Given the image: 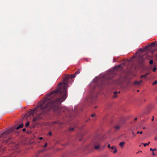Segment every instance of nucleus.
Returning <instances> with one entry per match:
<instances>
[{
  "mask_svg": "<svg viewBox=\"0 0 157 157\" xmlns=\"http://www.w3.org/2000/svg\"><path fill=\"white\" fill-rule=\"evenodd\" d=\"M23 126V124H21L17 127L15 126L10 129H6L3 132L0 133V136L1 137H3L4 135L9 134L10 133L13 131L15 129H16L18 130L19 128H22Z\"/></svg>",
  "mask_w": 157,
  "mask_h": 157,
  "instance_id": "2",
  "label": "nucleus"
},
{
  "mask_svg": "<svg viewBox=\"0 0 157 157\" xmlns=\"http://www.w3.org/2000/svg\"><path fill=\"white\" fill-rule=\"evenodd\" d=\"M45 151V150L44 149H43L39 151V154H40V153L42 152H44Z\"/></svg>",
  "mask_w": 157,
  "mask_h": 157,
  "instance_id": "18",
  "label": "nucleus"
},
{
  "mask_svg": "<svg viewBox=\"0 0 157 157\" xmlns=\"http://www.w3.org/2000/svg\"><path fill=\"white\" fill-rule=\"evenodd\" d=\"M118 92L117 91H115L114 92V95L113 96V97L114 98H116L117 97L116 94H117Z\"/></svg>",
  "mask_w": 157,
  "mask_h": 157,
  "instance_id": "12",
  "label": "nucleus"
},
{
  "mask_svg": "<svg viewBox=\"0 0 157 157\" xmlns=\"http://www.w3.org/2000/svg\"><path fill=\"white\" fill-rule=\"evenodd\" d=\"M154 116H152V118L151 119V121H154Z\"/></svg>",
  "mask_w": 157,
  "mask_h": 157,
  "instance_id": "30",
  "label": "nucleus"
},
{
  "mask_svg": "<svg viewBox=\"0 0 157 157\" xmlns=\"http://www.w3.org/2000/svg\"><path fill=\"white\" fill-rule=\"evenodd\" d=\"M25 130H26V129H25V128H23V129H22V131H25Z\"/></svg>",
  "mask_w": 157,
  "mask_h": 157,
  "instance_id": "35",
  "label": "nucleus"
},
{
  "mask_svg": "<svg viewBox=\"0 0 157 157\" xmlns=\"http://www.w3.org/2000/svg\"><path fill=\"white\" fill-rule=\"evenodd\" d=\"M80 73L78 70L74 74L66 75L63 79L62 82L58 84L57 89L46 94L44 99L40 101L36 108L31 109L28 113L29 115H33L35 112H39L36 117L33 119L35 121L43 118L45 114L49 111L54 112L58 116L60 115L62 112H65L66 110L63 107L60 108L61 103L66 98L67 83L70 79L75 77Z\"/></svg>",
  "mask_w": 157,
  "mask_h": 157,
  "instance_id": "1",
  "label": "nucleus"
},
{
  "mask_svg": "<svg viewBox=\"0 0 157 157\" xmlns=\"http://www.w3.org/2000/svg\"><path fill=\"white\" fill-rule=\"evenodd\" d=\"M157 69V68L155 67V66L154 67V68L153 69V72H155L156 70Z\"/></svg>",
  "mask_w": 157,
  "mask_h": 157,
  "instance_id": "23",
  "label": "nucleus"
},
{
  "mask_svg": "<svg viewBox=\"0 0 157 157\" xmlns=\"http://www.w3.org/2000/svg\"><path fill=\"white\" fill-rule=\"evenodd\" d=\"M139 152V151H138V152H137V154H138Z\"/></svg>",
  "mask_w": 157,
  "mask_h": 157,
  "instance_id": "42",
  "label": "nucleus"
},
{
  "mask_svg": "<svg viewBox=\"0 0 157 157\" xmlns=\"http://www.w3.org/2000/svg\"><path fill=\"white\" fill-rule=\"evenodd\" d=\"M132 134H133L134 136H136V135L135 134V133L133 132H132Z\"/></svg>",
  "mask_w": 157,
  "mask_h": 157,
  "instance_id": "33",
  "label": "nucleus"
},
{
  "mask_svg": "<svg viewBox=\"0 0 157 157\" xmlns=\"http://www.w3.org/2000/svg\"><path fill=\"white\" fill-rule=\"evenodd\" d=\"M156 56L157 57V53L156 54Z\"/></svg>",
  "mask_w": 157,
  "mask_h": 157,
  "instance_id": "43",
  "label": "nucleus"
},
{
  "mask_svg": "<svg viewBox=\"0 0 157 157\" xmlns=\"http://www.w3.org/2000/svg\"><path fill=\"white\" fill-rule=\"evenodd\" d=\"M155 44V43H153L151 44H150L149 45H148V46L145 47L144 48V49L145 50H147L148 47H152L154 46Z\"/></svg>",
  "mask_w": 157,
  "mask_h": 157,
  "instance_id": "6",
  "label": "nucleus"
},
{
  "mask_svg": "<svg viewBox=\"0 0 157 157\" xmlns=\"http://www.w3.org/2000/svg\"><path fill=\"white\" fill-rule=\"evenodd\" d=\"M97 107V106H96L95 107V108H96Z\"/></svg>",
  "mask_w": 157,
  "mask_h": 157,
  "instance_id": "40",
  "label": "nucleus"
},
{
  "mask_svg": "<svg viewBox=\"0 0 157 157\" xmlns=\"http://www.w3.org/2000/svg\"><path fill=\"white\" fill-rule=\"evenodd\" d=\"M74 130V128H70L69 129V130L70 131H73Z\"/></svg>",
  "mask_w": 157,
  "mask_h": 157,
  "instance_id": "27",
  "label": "nucleus"
},
{
  "mask_svg": "<svg viewBox=\"0 0 157 157\" xmlns=\"http://www.w3.org/2000/svg\"><path fill=\"white\" fill-rule=\"evenodd\" d=\"M49 134L50 135H51L52 134V133L51 132H49Z\"/></svg>",
  "mask_w": 157,
  "mask_h": 157,
  "instance_id": "31",
  "label": "nucleus"
},
{
  "mask_svg": "<svg viewBox=\"0 0 157 157\" xmlns=\"http://www.w3.org/2000/svg\"><path fill=\"white\" fill-rule=\"evenodd\" d=\"M114 150L113 151L112 150H111V151H113V153H116L117 151V150L116 148H115L114 149Z\"/></svg>",
  "mask_w": 157,
  "mask_h": 157,
  "instance_id": "15",
  "label": "nucleus"
},
{
  "mask_svg": "<svg viewBox=\"0 0 157 157\" xmlns=\"http://www.w3.org/2000/svg\"><path fill=\"white\" fill-rule=\"evenodd\" d=\"M110 148L112 149L113 150L116 148L115 146H112V147H111Z\"/></svg>",
  "mask_w": 157,
  "mask_h": 157,
  "instance_id": "24",
  "label": "nucleus"
},
{
  "mask_svg": "<svg viewBox=\"0 0 157 157\" xmlns=\"http://www.w3.org/2000/svg\"><path fill=\"white\" fill-rule=\"evenodd\" d=\"M99 145H97L96 146H94V148L96 149H98L99 148Z\"/></svg>",
  "mask_w": 157,
  "mask_h": 157,
  "instance_id": "16",
  "label": "nucleus"
},
{
  "mask_svg": "<svg viewBox=\"0 0 157 157\" xmlns=\"http://www.w3.org/2000/svg\"><path fill=\"white\" fill-rule=\"evenodd\" d=\"M141 146V145H139V146Z\"/></svg>",
  "mask_w": 157,
  "mask_h": 157,
  "instance_id": "44",
  "label": "nucleus"
},
{
  "mask_svg": "<svg viewBox=\"0 0 157 157\" xmlns=\"http://www.w3.org/2000/svg\"><path fill=\"white\" fill-rule=\"evenodd\" d=\"M95 116V114H92L91 115V117H94Z\"/></svg>",
  "mask_w": 157,
  "mask_h": 157,
  "instance_id": "29",
  "label": "nucleus"
},
{
  "mask_svg": "<svg viewBox=\"0 0 157 157\" xmlns=\"http://www.w3.org/2000/svg\"><path fill=\"white\" fill-rule=\"evenodd\" d=\"M143 128L144 129H145V127H144V128Z\"/></svg>",
  "mask_w": 157,
  "mask_h": 157,
  "instance_id": "39",
  "label": "nucleus"
},
{
  "mask_svg": "<svg viewBox=\"0 0 157 157\" xmlns=\"http://www.w3.org/2000/svg\"><path fill=\"white\" fill-rule=\"evenodd\" d=\"M142 82V80H141L140 81H135L134 82V84L136 85H139Z\"/></svg>",
  "mask_w": 157,
  "mask_h": 157,
  "instance_id": "8",
  "label": "nucleus"
},
{
  "mask_svg": "<svg viewBox=\"0 0 157 157\" xmlns=\"http://www.w3.org/2000/svg\"><path fill=\"white\" fill-rule=\"evenodd\" d=\"M12 138L11 137H9L7 138H6L4 139L3 140V143H9L10 144L11 143V140L12 139Z\"/></svg>",
  "mask_w": 157,
  "mask_h": 157,
  "instance_id": "4",
  "label": "nucleus"
},
{
  "mask_svg": "<svg viewBox=\"0 0 157 157\" xmlns=\"http://www.w3.org/2000/svg\"><path fill=\"white\" fill-rule=\"evenodd\" d=\"M108 147L110 148L111 147L110 146V145L109 144L108 145Z\"/></svg>",
  "mask_w": 157,
  "mask_h": 157,
  "instance_id": "32",
  "label": "nucleus"
},
{
  "mask_svg": "<svg viewBox=\"0 0 157 157\" xmlns=\"http://www.w3.org/2000/svg\"><path fill=\"white\" fill-rule=\"evenodd\" d=\"M137 120V118H136L135 119H134V121H136V120Z\"/></svg>",
  "mask_w": 157,
  "mask_h": 157,
  "instance_id": "38",
  "label": "nucleus"
},
{
  "mask_svg": "<svg viewBox=\"0 0 157 157\" xmlns=\"http://www.w3.org/2000/svg\"><path fill=\"white\" fill-rule=\"evenodd\" d=\"M149 63L150 64H152L153 63V60L152 59L150 60Z\"/></svg>",
  "mask_w": 157,
  "mask_h": 157,
  "instance_id": "19",
  "label": "nucleus"
},
{
  "mask_svg": "<svg viewBox=\"0 0 157 157\" xmlns=\"http://www.w3.org/2000/svg\"><path fill=\"white\" fill-rule=\"evenodd\" d=\"M47 143H46L45 144V145L43 146V147H46L47 146Z\"/></svg>",
  "mask_w": 157,
  "mask_h": 157,
  "instance_id": "26",
  "label": "nucleus"
},
{
  "mask_svg": "<svg viewBox=\"0 0 157 157\" xmlns=\"http://www.w3.org/2000/svg\"><path fill=\"white\" fill-rule=\"evenodd\" d=\"M121 65H118L117 66H116L115 67V68L116 70L117 68H118L119 67H121Z\"/></svg>",
  "mask_w": 157,
  "mask_h": 157,
  "instance_id": "13",
  "label": "nucleus"
},
{
  "mask_svg": "<svg viewBox=\"0 0 157 157\" xmlns=\"http://www.w3.org/2000/svg\"><path fill=\"white\" fill-rule=\"evenodd\" d=\"M143 51V50L142 48H140V50L137 52H136V54L138 53L139 52H142Z\"/></svg>",
  "mask_w": 157,
  "mask_h": 157,
  "instance_id": "17",
  "label": "nucleus"
},
{
  "mask_svg": "<svg viewBox=\"0 0 157 157\" xmlns=\"http://www.w3.org/2000/svg\"><path fill=\"white\" fill-rule=\"evenodd\" d=\"M102 83H101V84H99V85L97 84V86H99V85H100V86H102Z\"/></svg>",
  "mask_w": 157,
  "mask_h": 157,
  "instance_id": "28",
  "label": "nucleus"
},
{
  "mask_svg": "<svg viewBox=\"0 0 157 157\" xmlns=\"http://www.w3.org/2000/svg\"><path fill=\"white\" fill-rule=\"evenodd\" d=\"M114 128L115 129V131L119 130L121 128L120 125H115L114 126Z\"/></svg>",
  "mask_w": 157,
  "mask_h": 157,
  "instance_id": "5",
  "label": "nucleus"
},
{
  "mask_svg": "<svg viewBox=\"0 0 157 157\" xmlns=\"http://www.w3.org/2000/svg\"><path fill=\"white\" fill-rule=\"evenodd\" d=\"M150 143V142H149L147 144V143H143L142 144H143L144 147L146 146L147 145H148Z\"/></svg>",
  "mask_w": 157,
  "mask_h": 157,
  "instance_id": "14",
  "label": "nucleus"
},
{
  "mask_svg": "<svg viewBox=\"0 0 157 157\" xmlns=\"http://www.w3.org/2000/svg\"><path fill=\"white\" fill-rule=\"evenodd\" d=\"M58 124L59 125H61L62 124V123L59 121H54L52 123V124Z\"/></svg>",
  "mask_w": 157,
  "mask_h": 157,
  "instance_id": "7",
  "label": "nucleus"
},
{
  "mask_svg": "<svg viewBox=\"0 0 157 157\" xmlns=\"http://www.w3.org/2000/svg\"><path fill=\"white\" fill-rule=\"evenodd\" d=\"M152 154L153 155H155V154L154 153L153 151L152 152Z\"/></svg>",
  "mask_w": 157,
  "mask_h": 157,
  "instance_id": "36",
  "label": "nucleus"
},
{
  "mask_svg": "<svg viewBox=\"0 0 157 157\" xmlns=\"http://www.w3.org/2000/svg\"><path fill=\"white\" fill-rule=\"evenodd\" d=\"M155 140H157V137H155Z\"/></svg>",
  "mask_w": 157,
  "mask_h": 157,
  "instance_id": "37",
  "label": "nucleus"
},
{
  "mask_svg": "<svg viewBox=\"0 0 157 157\" xmlns=\"http://www.w3.org/2000/svg\"><path fill=\"white\" fill-rule=\"evenodd\" d=\"M109 82H108L109 83V84H111V82H112V83H115V82L114 81L112 80V79H111V78H109Z\"/></svg>",
  "mask_w": 157,
  "mask_h": 157,
  "instance_id": "10",
  "label": "nucleus"
},
{
  "mask_svg": "<svg viewBox=\"0 0 157 157\" xmlns=\"http://www.w3.org/2000/svg\"><path fill=\"white\" fill-rule=\"evenodd\" d=\"M157 83V81H155L153 83H152V85H155Z\"/></svg>",
  "mask_w": 157,
  "mask_h": 157,
  "instance_id": "20",
  "label": "nucleus"
},
{
  "mask_svg": "<svg viewBox=\"0 0 157 157\" xmlns=\"http://www.w3.org/2000/svg\"><path fill=\"white\" fill-rule=\"evenodd\" d=\"M142 133H143V132L142 131H141V132L138 131L137 132V134L140 133V134H142Z\"/></svg>",
  "mask_w": 157,
  "mask_h": 157,
  "instance_id": "25",
  "label": "nucleus"
},
{
  "mask_svg": "<svg viewBox=\"0 0 157 157\" xmlns=\"http://www.w3.org/2000/svg\"><path fill=\"white\" fill-rule=\"evenodd\" d=\"M149 74V73L145 74L144 75H141L140 76L141 78H146V77Z\"/></svg>",
  "mask_w": 157,
  "mask_h": 157,
  "instance_id": "9",
  "label": "nucleus"
},
{
  "mask_svg": "<svg viewBox=\"0 0 157 157\" xmlns=\"http://www.w3.org/2000/svg\"><path fill=\"white\" fill-rule=\"evenodd\" d=\"M120 91H119V93H120Z\"/></svg>",
  "mask_w": 157,
  "mask_h": 157,
  "instance_id": "45",
  "label": "nucleus"
},
{
  "mask_svg": "<svg viewBox=\"0 0 157 157\" xmlns=\"http://www.w3.org/2000/svg\"><path fill=\"white\" fill-rule=\"evenodd\" d=\"M90 100L91 101H92L94 99H95L97 97V95L93 93V92H91L90 93Z\"/></svg>",
  "mask_w": 157,
  "mask_h": 157,
  "instance_id": "3",
  "label": "nucleus"
},
{
  "mask_svg": "<svg viewBox=\"0 0 157 157\" xmlns=\"http://www.w3.org/2000/svg\"><path fill=\"white\" fill-rule=\"evenodd\" d=\"M29 123L28 122H27V123H26L25 124V127H27L29 125Z\"/></svg>",
  "mask_w": 157,
  "mask_h": 157,
  "instance_id": "21",
  "label": "nucleus"
},
{
  "mask_svg": "<svg viewBox=\"0 0 157 157\" xmlns=\"http://www.w3.org/2000/svg\"><path fill=\"white\" fill-rule=\"evenodd\" d=\"M125 144V143L124 142H122L120 143L119 145L121 147H123L124 145Z\"/></svg>",
  "mask_w": 157,
  "mask_h": 157,
  "instance_id": "11",
  "label": "nucleus"
},
{
  "mask_svg": "<svg viewBox=\"0 0 157 157\" xmlns=\"http://www.w3.org/2000/svg\"><path fill=\"white\" fill-rule=\"evenodd\" d=\"M39 139L40 140H42L43 139V137H39Z\"/></svg>",
  "mask_w": 157,
  "mask_h": 157,
  "instance_id": "34",
  "label": "nucleus"
},
{
  "mask_svg": "<svg viewBox=\"0 0 157 157\" xmlns=\"http://www.w3.org/2000/svg\"><path fill=\"white\" fill-rule=\"evenodd\" d=\"M139 90H137V92H139Z\"/></svg>",
  "mask_w": 157,
  "mask_h": 157,
  "instance_id": "41",
  "label": "nucleus"
},
{
  "mask_svg": "<svg viewBox=\"0 0 157 157\" xmlns=\"http://www.w3.org/2000/svg\"><path fill=\"white\" fill-rule=\"evenodd\" d=\"M156 150H156V149H155V148H154V149H152V148H151L150 149V150L151 151H156Z\"/></svg>",
  "mask_w": 157,
  "mask_h": 157,
  "instance_id": "22",
  "label": "nucleus"
}]
</instances>
